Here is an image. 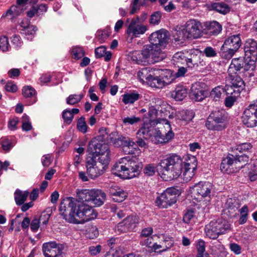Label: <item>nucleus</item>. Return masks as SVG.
I'll list each match as a JSON object with an SVG mask.
<instances>
[{"mask_svg":"<svg viewBox=\"0 0 257 257\" xmlns=\"http://www.w3.org/2000/svg\"><path fill=\"white\" fill-rule=\"evenodd\" d=\"M242 122L247 127L257 126V110L251 105L245 109L241 116Z\"/></svg>","mask_w":257,"mask_h":257,"instance_id":"nucleus-14","label":"nucleus"},{"mask_svg":"<svg viewBox=\"0 0 257 257\" xmlns=\"http://www.w3.org/2000/svg\"><path fill=\"white\" fill-rule=\"evenodd\" d=\"M92 191L93 190H77L76 191V199H75V200H77V204H79L80 205L84 206H89V205H87L85 203V202H91V200L92 198Z\"/></svg>","mask_w":257,"mask_h":257,"instance_id":"nucleus-22","label":"nucleus"},{"mask_svg":"<svg viewBox=\"0 0 257 257\" xmlns=\"http://www.w3.org/2000/svg\"><path fill=\"white\" fill-rule=\"evenodd\" d=\"M235 158V168L237 171L245 166V165L247 163L249 159V157L245 154L237 156L236 155Z\"/></svg>","mask_w":257,"mask_h":257,"instance_id":"nucleus-40","label":"nucleus"},{"mask_svg":"<svg viewBox=\"0 0 257 257\" xmlns=\"http://www.w3.org/2000/svg\"><path fill=\"white\" fill-rule=\"evenodd\" d=\"M224 94L226 96L233 95L239 96L240 92L239 89H237L235 87H233L232 85H226L225 87L223 88Z\"/></svg>","mask_w":257,"mask_h":257,"instance_id":"nucleus-45","label":"nucleus"},{"mask_svg":"<svg viewBox=\"0 0 257 257\" xmlns=\"http://www.w3.org/2000/svg\"><path fill=\"white\" fill-rule=\"evenodd\" d=\"M196 167L197 160L195 157H193L187 160L184 164V176H187V178H191L193 176Z\"/></svg>","mask_w":257,"mask_h":257,"instance_id":"nucleus-23","label":"nucleus"},{"mask_svg":"<svg viewBox=\"0 0 257 257\" xmlns=\"http://www.w3.org/2000/svg\"><path fill=\"white\" fill-rule=\"evenodd\" d=\"M212 189L213 185L209 182L201 181L192 187L193 193L197 200L210 196Z\"/></svg>","mask_w":257,"mask_h":257,"instance_id":"nucleus-13","label":"nucleus"},{"mask_svg":"<svg viewBox=\"0 0 257 257\" xmlns=\"http://www.w3.org/2000/svg\"><path fill=\"white\" fill-rule=\"evenodd\" d=\"M164 48L154 45H145V55L147 56L148 61L157 63L164 60L166 55L162 49Z\"/></svg>","mask_w":257,"mask_h":257,"instance_id":"nucleus-9","label":"nucleus"},{"mask_svg":"<svg viewBox=\"0 0 257 257\" xmlns=\"http://www.w3.org/2000/svg\"><path fill=\"white\" fill-rule=\"evenodd\" d=\"M217 230L212 221L207 224L205 227V232L206 236L213 239H216L219 236Z\"/></svg>","mask_w":257,"mask_h":257,"instance_id":"nucleus-37","label":"nucleus"},{"mask_svg":"<svg viewBox=\"0 0 257 257\" xmlns=\"http://www.w3.org/2000/svg\"><path fill=\"white\" fill-rule=\"evenodd\" d=\"M110 141L113 144L115 147L121 146L122 151L125 154L135 155L136 152L139 151L135 142L128 137L121 136L117 139L110 137Z\"/></svg>","mask_w":257,"mask_h":257,"instance_id":"nucleus-8","label":"nucleus"},{"mask_svg":"<svg viewBox=\"0 0 257 257\" xmlns=\"http://www.w3.org/2000/svg\"><path fill=\"white\" fill-rule=\"evenodd\" d=\"M154 132L155 128L152 127L143 126L138 131L137 135L147 140L152 137Z\"/></svg>","mask_w":257,"mask_h":257,"instance_id":"nucleus-41","label":"nucleus"},{"mask_svg":"<svg viewBox=\"0 0 257 257\" xmlns=\"http://www.w3.org/2000/svg\"><path fill=\"white\" fill-rule=\"evenodd\" d=\"M194 116L193 111L188 110L179 111L176 114V117L177 119L185 121L191 120Z\"/></svg>","mask_w":257,"mask_h":257,"instance_id":"nucleus-35","label":"nucleus"},{"mask_svg":"<svg viewBox=\"0 0 257 257\" xmlns=\"http://www.w3.org/2000/svg\"><path fill=\"white\" fill-rule=\"evenodd\" d=\"M139 221V219L138 216H128L115 226V232L120 234L131 231L136 227Z\"/></svg>","mask_w":257,"mask_h":257,"instance_id":"nucleus-10","label":"nucleus"},{"mask_svg":"<svg viewBox=\"0 0 257 257\" xmlns=\"http://www.w3.org/2000/svg\"><path fill=\"white\" fill-rule=\"evenodd\" d=\"M199 56L195 54L189 52L186 64L188 68H196L198 66Z\"/></svg>","mask_w":257,"mask_h":257,"instance_id":"nucleus-42","label":"nucleus"},{"mask_svg":"<svg viewBox=\"0 0 257 257\" xmlns=\"http://www.w3.org/2000/svg\"><path fill=\"white\" fill-rule=\"evenodd\" d=\"M179 191L175 188L171 187L166 189L156 200L157 205L161 208H167L175 203Z\"/></svg>","mask_w":257,"mask_h":257,"instance_id":"nucleus-6","label":"nucleus"},{"mask_svg":"<svg viewBox=\"0 0 257 257\" xmlns=\"http://www.w3.org/2000/svg\"><path fill=\"white\" fill-rule=\"evenodd\" d=\"M144 174L148 176H152L155 174V168L153 165H147L144 169Z\"/></svg>","mask_w":257,"mask_h":257,"instance_id":"nucleus-62","label":"nucleus"},{"mask_svg":"<svg viewBox=\"0 0 257 257\" xmlns=\"http://www.w3.org/2000/svg\"><path fill=\"white\" fill-rule=\"evenodd\" d=\"M63 245L55 241L44 243L42 250L45 257H63Z\"/></svg>","mask_w":257,"mask_h":257,"instance_id":"nucleus-12","label":"nucleus"},{"mask_svg":"<svg viewBox=\"0 0 257 257\" xmlns=\"http://www.w3.org/2000/svg\"><path fill=\"white\" fill-rule=\"evenodd\" d=\"M151 45L165 48L168 44L169 35L167 31L161 29L153 33L149 38Z\"/></svg>","mask_w":257,"mask_h":257,"instance_id":"nucleus-11","label":"nucleus"},{"mask_svg":"<svg viewBox=\"0 0 257 257\" xmlns=\"http://www.w3.org/2000/svg\"><path fill=\"white\" fill-rule=\"evenodd\" d=\"M162 13L160 11H156L152 14L149 18V23L151 25H158L161 22Z\"/></svg>","mask_w":257,"mask_h":257,"instance_id":"nucleus-43","label":"nucleus"},{"mask_svg":"<svg viewBox=\"0 0 257 257\" xmlns=\"http://www.w3.org/2000/svg\"><path fill=\"white\" fill-rule=\"evenodd\" d=\"M190 39H195L201 35V24L195 20L188 21L183 26Z\"/></svg>","mask_w":257,"mask_h":257,"instance_id":"nucleus-15","label":"nucleus"},{"mask_svg":"<svg viewBox=\"0 0 257 257\" xmlns=\"http://www.w3.org/2000/svg\"><path fill=\"white\" fill-rule=\"evenodd\" d=\"M189 52H178L173 56L172 60L176 65L183 64L186 63Z\"/></svg>","mask_w":257,"mask_h":257,"instance_id":"nucleus-36","label":"nucleus"},{"mask_svg":"<svg viewBox=\"0 0 257 257\" xmlns=\"http://www.w3.org/2000/svg\"><path fill=\"white\" fill-rule=\"evenodd\" d=\"M245 58L253 61L255 64L257 61V42L253 39L247 40L244 46Z\"/></svg>","mask_w":257,"mask_h":257,"instance_id":"nucleus-17","label":"nucleus"},{"mask_svg":"<svg viewBox=\"0 0 257 257\" xmlns=\"http://www.w3.org/2000/svg\"><path fill=\"white\" fill-rule=\"evenodd\" d=\"M203 53L207 57H214L217 56L215 49L211 47H207L203 50Z\"/></svg>","mask_w":257,"mask_h":257,"instance_id":"nucleus-61","label":"nucleus"},{"mask_svg":"<svg viewBox=\"0 0 257 257\" xmlns=\"http://www.w3.org/2000/svg\"><path fill=\"white\" fill-rule=\"evenodd\" d=\"M157 74L160 75L165 86L171 84L176 79L175 75L170 69L157 70Z\"/></svg>","mask_w":257,"mask_h":257,"instance_id":"nucleus-24","label":"nucleus"},{"mask_svg":"<svg viewBox=\"0 0 257 257\" xmlns=\"http://www.w3.org/2000/svg\"><path fill=\"white\" fill-rule=\"evenodd\" d=\"M211 8L212 10L223 15L229 13L230 10L228 5L223 2L213 3L211 5Z\"/></svg>","mask_w":257,"mask_h":257,"instance_id":"nucleus-34","label":"nucleus"},{"mask_svg":"<svg viewBox=\"0 0 257 257\" xmlns=\"http://www.w3.org/2000/svg\"><path fill=\"white\" fill-rule=\"evenodd\" d=\"M16 5H13L7 10L6 13H4L2 17L5 18L8 16H12L16 17L20 15V14L26 9V6L28 1H17Z\"/></svg>","mask_w":257,"mask_h":257,"instance_id":"nucleus-21","label":"nucleus"},{"mask_svg":"<svg viewBox=\"0 0 257 257\" xmlns=\"http://www.w3.org/2000/svg\"><path fill=\"white\" fill-rule=\"evenodd\" d=\"M223 44L231 47L237 51L241 45L240 35L237 34L230 36L225 40Z\"/></svg>","mask_w":257,"mask_h":257,"instance_id":"nucleus-27","label":"nucleus"},{"mask_svg":"<svg viewBox=\"0 0 257 257\" xmlns=\"http://www.w3.org/2000/svg\"><path fill=\"white\" fill-rule=\"evenodd\" d=\"M227 114L224 110L212 112L205 123L207 128L211 131H222L227 127Z\"/></svg>","mask_w":257,"mask_h":257,"instance_id":"nucleus-5","label":"nucleus"},{"mask_svg":"<svg viewBox=\"0 0 257 257\" xmlns=\"http://www.w3.org/2000/svg\"><path fill=\"white\" fill-rule=\"evenodd\" d=\"M205 26L207 33L212 35H217L221 30V25L216 21L207 22L205 23Z\"/></svg>","mask_w":257,"mask_h":257,"instance_id":"nucleus-30","label":"nucleus"},{"mask_svg":"<svg viewBox=\"0 0 257 257\" xmlns=\"http://www.w3.org/2000/svg\"><path fill=\"white\" fill-rule=\"evenodd\" d=\"M35 90L30 86H26L22 89V94L25 97H31L35 94Z\"/></svg>","mask_w":257,"mask_h":257,"instance_id":"nucleus-54","label":"nucleus"},{"mask_svg":"<svg viewBox=\"0 0 257 257\" xmlns=\"http://www.w3.org/2000/svg\"><path fill=\"white\" fill-rule=\"evenodd\" d=\"M154 133L155 135L152 141L155 144L166 143L173 138L174 136V134L172 130L163 134L160 130L155 128Z\"/></svg>","mask_w":257,"mask_h":257,"instance_id":"nucleus-20","label":"nucleus"},{"mask_svg":"<svg viewBox=\"0 0 257 257\" xmlns=\"http://www.w3.org/2000/svg\"><path fill=\"white\" fill-rule=\"evenodd\" d=\"M62 117L64 119V121L68 124H70L73 118V115H72V112L69 109L64 110L62 114Z\"/></svg>","mask_w":257,"mask_h":257,"instance_id":"nucleus-53","label":"nucleus"},{"mask_svg":"<svg viewBox=\"0 0 257 257\" xmlns=\"http://www.w3.org/2000/svg\"><path fill=\"white\" fill-rule=\"evenodd\" d=\"M203 83L197 82L192 84L189 93L190 98L196 101H202L206 97L208 92L203 87Z\"/></svg>","mask_w":257,"mask_h":257,"instance_id":"nucleus-18","label":"nucleus"},{"mask_svg":"<svg viewBox=\"0 0 257 257\" xmlns=\"http://www.w3.org/2000/svg\"><path fill=\"white\" fill-rule=\"evenodd\" d=\"M238 96L233 95L227 96L224 100L225 106L228 107H231L233 105Z\"/></svg>","mask_w":257,"mask_h":257,"instance_id":"nucleus-63","label":"nucleus"},{"mask_svg":"<svg viewBox=\"0 0 257 257\" xmlns=\"http://www.w3.org/2000/svg\"><path fill=\"white\" fill-rule=\"evenodd\" d=\"M122 162L115 164L113 167V174L123 179H131L138 176L141 171L142 166L138 159L129 157L121 159Z\"/></svg>","mask_w":257,"mask_h":257,"instance_id":"nucleus-4","label":"nucleus"},{"mask_svg":"<svg viewBox=\"0 0 257 257\" xmlns=\"http://www.w3.org/2000/svg\"><path fill=\"white\" fill-rule=\"evenodd\" d=\"M187 94L186 88L182 86H177L175 90L171 92V96L177 101L182 100Z\"/></svg>","mask_w":257,"mask_h":257,"instance_id":"nucleus-29","label":"nucleus"},{"mask_svg":"<svg viewBox=\"0 0 257 257\" xmlns=\"http://www.w3.org/2000/svg\"><path fill=\"white\" fill-rule=\"evenodd\" d=\"M220 170L223 173H226L227 174L232 173L235 172H237V170L234 169L227 163L224 164V161H222L220 165Z\"/></svg>","mask_w":257,"mask_h":257,"instance_id":"nucleus-52","label":"nucleus"},{"mask_svg":"<svg viewBox=\"0 0 257 257\" xmlns=\"http://www.w3.org/2000/svg\"><path fill=\"white\" fill-rule=\"evenodd\" d=\"M162 244L163 245V248L159 250V253L166 251L171 248L174 245V241L171 238L166 239Z\"/></svg>","mask_w":257,"mask_h":257,"instance_id":"nucleus-56","label":"nucleus"},{"mask_svg":"<svg viewBox=\"0 0 257 257\" xmlns=\"http://www.w3.org/2000/svg\"><path fill=\"white\" fill-rule=\"evenodd\" d=\"M223 94H224L223 88L221 87L220 86H218L212 90L210 92V96L215 101H217L221 97V95Z\"/></svg>","mask_w":257,"mask_h":257,"instance_id":"nucleus-49","label":"nucleus"},{"mask_svg":"<svg viewBox=\"0 0 257 257\" xmlns=\"http://www.w3.org/2000/svg\"><path fill=\"white\" fill-rule=\"evenodd\" d=\"M72 54L74 59H79L84 56L85 52L82 47H75L72 49Z\"/></svg>","mask_w":257,"mask_h":257,"instance_id":"nucleus-50","label":"nucleus"},{"mask_svg":"<svg viewBox=\"0 0 257 257\" xmlns=\"http://www.w3.org/2000/svg\"><path fill=\"white\" fill-rule=\"evenodd\" d=\"M91 202L97 206L102 205L106 200V194L101 190H93Z\"/></svg>","mask_w":257,"mask_h":257,"instance_id":"nucleus-25","label":"nucleus"},{"mask_svg":"<svg viewBox=\"0 0 257 257\" xmlns=\"http://www.w3.org/2000/svg\"><path fill=\"white\" fill-rule=\"evenodd\" d=\"M151 75V73L147 68H144L138 73V76L139 79L143 81H145V80H146L148 83Z\"/></svg>","mask_w":257,"mask_h":257,"instance_id":"nucleus-48","label":"nucleus"},{"mask_svg":"<svg viewBox=\"0 0 257 257\" xmlns=\"http://www.w3.org/2000/svg\"><path fill=\"white\" fill-rule=\"evenodd\" d=\"M147 29V26L137 24L136 21L133 19L128 25L126 33L128 38H131V40H132L134 38L139 37L144 34Z\"/></svg>","mask_w":257,"mask_h":257,"instance_id":"nucleus-16","label":"nucleus"},{"mask_svg":"<svg viewBox=\"0 0 257 257\" xmlns=\"http://www.w3.org/2000/svg\"><path fill=\"white\" fill-rule=\"evenodd\" d=\"M131 59L137 64H141L148 61L147 56L145 55V46L141 51H135L130 54Z\"/></svg>","mask_w":257,"mask_h":257,"instance_id":"nucleus-28","label":"nucleus"},{"mask_svg":"<svg viewBox=\"0 0 257 257\" xmlns=\"http://www.w3.org/2000/svg\"><path fill=\"white\" fill-rule=\"evenodd\" d=\"M107 192L110 195L113 196V201L116 202H122L127 196V193L126 192L114 183L109 184L107 187Z\"/></svg>","mask_w":257,"mask_h":257,"instance_id":"nucleus-19","label":"nucleus"},{"mask_svg":"<svg viewBox=\"0 0 257 257\" xmlns=\"http://www.w3.org/2000/svg\"><path fill=\"white\" fill-rule=\"evenodd\" d=\"M77 200L72 197H66L62 200L59 211L64 218L69 223L79 224L81 223L76 217L79 218L84 216L90 217L93 210L90 206L77 204Z\"/></svg>","mask_w":257,"mask_h":257,"instance_id":"nucleus-2","label":"nucleus"},{"mask_svg":"<svg viewBox=\"0 0 257 257\" xmlns=\"http://www.w3.org/2000/svg\"><path fill=\"white\" fill-rule=\"evenodd\" d=\"M109 36V34L106 30H100L97 32V38L101 43L104 42Z\"/></svg>","mask_w":257,"mask_h":257,"instance_id":"nucleus-55","label":"nucleus"},{"mask_svg":"<svg viewBox=\"0 0 257 257\" xmlns=\"http://www.w3.org/2000/svg\"><path fill=\"white\" fill-rule=\"evenodd\" d=\"M252 147V145L249 143H244L237 146L236 150L239 152L248 151Z\"/></svg>","mask_w":257,"mask_h":257,"instance_id":"nucleus-60","label":"nucleus"},{"mask_svg":"<svg viewBox=\"0 0 257 257\" xmlns=\"http://www.w3.org/2000/svg\"><path fill=\"white\" fill-rule=\"evenodd\" d=\"M152 87L162 88L165 86L160 75L157 74V71L154 74H151L148 83Z\"/></svg>","mask_w":257,"mask_h":257,"instance_id":"nucleus-31","label":"nucleus"},{"mask_svg":"<svg viewBox=\"0 0 257 257\" xmlns=\"http://www.w3.org/2000/svg\"><path fill=\"white\" fill-rule=\"evenodd\" d=\"M37 28L33 25H30L25 29H22L21 32L26 35H34L35 34Z\"/></svg>","mask_w":257,"mask_h":257,"instance_id":"nucleus-57","label":"nucleus"},{"mask_svg":"<svg viewBox=\"0 0 257 257\" xmlns=\"http://www.w3.org/2000/svg\"><path fill=\"white\" fill-rule=\"evenodd\" d=\"M255 68V64L253 61H250L247 58L244 57H239L234 58L232 60L231 64L228 69L229 74L234 73L237 72L242 71V72H246L249 70H253Z\"/></svg>","mask_w":257,"mask_h":257,"instance_id":"nucleus-7","label":"nucleus"},{"mask_svg":"<svg viewBox=\"0 0 257 257\" xmlns=\"http://www.w3.org/2000/svg\"><path fill=\"white\" fill-rule=\"evenodd\" d=\"M183 162L181 157L176 154H170L160 160L158 169L161 177L165 181L178 178L183 171Z\"/></svg>","mask_w":257,"mask_h":257,"instance_id":"nucleus-3","label":"nucleus"},{"mask_svg":"<svg viewBox=\"0 0 257 257\" xmlns=\"http://www.w3.org/2000/svg\"><path fill=\"white\" fill-rule=\"evenodd\" d=\"M29 192L27 191L23 192L20 190L17 189L15 192V200L17 205L23 204L27 200L29 195Z\"/></svg>","mask_w":257,"mask_h":257,"instance_id":"nucleus-38","label":"nucleus"},{"mask_svg":"<svg viewBox=\"0 0 257 257\" xmlns=\"http://www.w3.org/2000/svg\"><path fill=\"white\" fill-rule=\"evenodd\" d=\"M87 151L98 156L97 161L91 157L88 158L86 162L87 173L91 179H95L105 172L110 161L109 146L104 136L99 135L91 140L88 144Z\"/></svg>","mask_w":257,"mask_h":257,"instance_id":"nucleus-1","label":"nucleus"},{"mask_svg":"<svg viewBox=\"0 0 257 257\" xmlns=\"http://www.w3.org/2000/svg\"><path fill=\"white\" fill-rule=\"evenodd\" d=\"M106 51V48L105 46H101L95 49V55L97 58H102Z\"/></svg>","mask_w":257,"mask_h":257,"instance_id":"nucleus-64","label":"nucleus"},{"mask_svg":"<svg viewBox=\"0 0 257 257\" xmlns=\"http://www.w3.org/2000/svg\"><path fill=\"white\" fill-rule=\"evenodd\" d=\"M229 75L231 78V84L232 85L233 87L239 89L240 92L241 90L243 89L245 86L244 81L237 75H232L230 74Z\"/></svg>","mask_w":257,"mask_h":257,"instance_id":"nucleus-39","label":"nucleus"},{"mask_svg":"<svg viewBox=\"0 0 257 257\" xmlns=\"http://www.w3.org/2000/svg\"><path fill=\"white\" fill-rule=\"evenodd\" d=\"M9 46L8 38L5 36L0 37V50L3 52L7 51Z\"/></svg>","mask_w":257,"mask_h":257,"instance_id":"nucleus-58","label":"nucleus"},{"mask_svg":"<svg viewBox=\"0 0 257 257\" xmlns=\"http://www.w3.org/2000/svg\"><path fill=\"white\" fill-rule=\"evenodd\" d=\"M77 128L80 132L83 134L87 132L88 126L84 116H81L78 119Z\"/></svg>","mask_w":257,"mask_h":257,"instance_id":"nucleus-46","label":"nucleus"},{"mask_svg":"<svg viewBox=\"0 0 257 257\" xmlns=\"http://www.w3.org/2000/svg\"><path fill=\"white\" fill-rule=\"evenodd\" d=\"M139 98V94L138 93H127L123 95L122 101L125 104L133 103Z\"/></svg>","mask_w":257,"mask_h":257,"instance_id":"nucleus-44","label":"nucleus"},{"mask_svg":"<svg viewBox=\"0 0 257 257\" xmlns=\"http://www.w3.org/2000/svg\"><path fill=\"white\" fill-rule=\"evenodd\" d=\"M173 37L175 42L178 43H182L185 40L190 39L183 26L176 31Z\"/></svg>","mask_w":257,"mask_h":257,"instance_id":"nucleus-32","label":"nucleus"},{"mask_svg":"<svg viewBox=\"0 0 257 257\" xmlns=\"http://www.w3.org/2000/svg\"><path fill=\"white\" fill-rule=\"evenodd\" d=\"M237 52L236 50L224 44L221 47L220 55L223 59H230Z\"/></svg>","mask_w":257,"mask_h":257,"instance_id":"nucleus-33","label":"nucleus"},{"mask_svg":"<svg viewBox=\"0 0 257 257\" xmlns=\"http://www.w3.org/2000/svg\"><path fill=\"white\" fill-rule=\"evenodd\" d=\"M83 94H71L66 98V102L69 105H74L81 101Z\"/></svg>","mask_w":257,"mask_h":257,"instance_id":"nucleus-47","label":"nucleus"},{"mask_svg":"<svg viewBox=\"0 0 257 257\" xmlns=\"http://www.w3.org/2000/svg\"><path fill=\"white\" fill-rule=\"evenodd\" d=\"M160 2L161 5L164 7L165 10L167 12H171L176 9L175 5L172 2H170L168 4H167L168 1Z\"/></svg>","mask_w":257,"mask_h":257,"instance_id":"nucleus-59","label":"nucleus"},{"mask_svg":"<svg viewBox=\"0 0 257 257\" xmlns=\"http://www.w3.org/2000/svg\"><path fill=\"white\" fill-rule=\"evenodd\" d=\"M22 129L25 131H29L32 130V126L29 121V117L26 114L24 115L22 117Z\"/></svg>","mask_w":257,"mask_h":257,"instance_id":"nucleus-51","label":"nucleus"},{"mask_svg":"<svg viewBox=\"0 0 257 257\" xmlns=\"http://www.w3.org/2000/svg\"><path fill=\"white\" fill-rule=\"evenodd\" d=\"M215 228L218 230V235L224 234L227 231L230 229V224L229 222L222 218H219L216 220L212 221Z\"/></svg>","mask_w":257,"mask_h":257,"instance_id":"nucleus-26","label":"nucleus"}]
</instances>
